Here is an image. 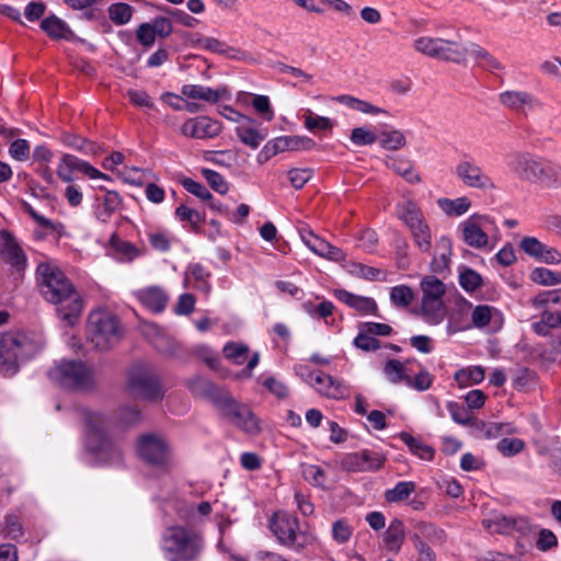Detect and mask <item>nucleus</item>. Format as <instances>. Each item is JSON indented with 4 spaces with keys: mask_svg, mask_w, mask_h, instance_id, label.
Masks as SVG:
<instances>
[{
    "mask_svg": "<svg viewBox=\"0 0 561 561\" xmlns=\"http://www.w3.org/2000/svg\"><path fill=\"white\" fill-rule=\"evenodd\" d=\"M36 275L44 298L57 306L58 317L73 325L80 317L83 302L65 273L50 262L37 265Z\"/></svg>",
    "mask_w": 561,
    "mask_h": 561,
    "instance_id": "1",
    "label": "nucleus"
},
{
    "mask_svg": "<svg viewBox=\"0 0 561 561\" xmlns=\"http://www.w3.org/2000/svg\"><path fill=\"white\" fill-rule=\"evenodd\" d=\"M507 167L522 181L549 188L561 187V164L545 157L528 151H513L507 156Z\"/></svg>",
    "mask_w": 561,
    "mask_h": 561,
    "instance_id": "2",
    "label": "nucleus"
},
{
    "mask_svg": "<svg viewBox=\"0 0 561 561\" xmlns=\"http://www.w3.org/2000/svg\"><path fill=\"white\" fill-rule=\"evenodd\" d=\"M203 548L202 535L184 526H170L161 537V549L169 561H195Z\"/></svg>",
    "mask_w": 561,
    "mask_h": 561,
    "instance_id": "3",
    "label": "nucleus"
},
{
    "mask_svg": "<svg viewBox=\"0 0 561 561\" xmlns=\"http://www.w3.org/2000/svg\"><path fill=\"white\" fill-rule=\"evenodd\" d=\"M42 344L23 332H7L0 336V374L12 376L18 371L19 362L36 355Z\"/></svg>",
    "mask_w": 561,
    "mask_h": 561,
    "instance_id": "4",
    "label": "nucleus"
},
{
    "mask_svg": "<svg viewBox=\"0 0 561 561\" xmlns=\"http://www.w3.org/2000/svg\"><path fill=\"white\" fill-rule=\"evenodd\" d=\"M87 448L101 461H121L122 448L114 443L108 434V420L95 412L85 413Z\"/></svg>",
    "mask_w": 561,
    "mask_h": 561,
    "instance_id": "5",
    "label": "nucleus"
},
{
    "mask_svg": "<svg viewBox=\"0 0 561 561\" xmlns=\"http://www.w3.org/2000/svg\"><path fill=\"white\" fill-rule=\"evenodd\" d=\"M87 335L95 348L106 351L119 342L123 327L116 314L99 309L89 314Z\"/></svg>",
    "mask_w": 561,
    "mask_h": 561,
    "instance_id": "6",
    "label": "nucleus"
},
{
    "mask_svg": "<svg viewBox=\"0 0 561 561\" xmlns=\"http://www.w3.org/2000/svg\"><path fill=\"white\" fill-rule=\"evenodd\" d=\"M48 377L60 387L77 391L91 390L96 383L94 368L81 360H61Z\"/></svg>",
    "mask_w": 561,
    "mask_h": 561,
    "instance_id": "7",
    "label": "nucleus"
},
{
    "mask_svg": "<svg viewBox=\"0 0 561 561\" xmlns=\"http://www.w3.org/2000/svg\"><path fill=\"white\" fill-rule=\"evenodd\" d=\"M270 529L282 546L295 551L302 550L314 540L310 533L300 529L298 518L286 511L274 513Z\"/></svg>",
    "mask_w": 561,
    "mask_h": 561,
    "instance_id": "8",
    "label": "nucleus"
},
{
    "mask_svg": "<svg viewBox=\"0 0 561 561\" xmlns=\"http://www.w3.org/2000/svg\"><path fill=\"white\" fill-rule=\"evenodd\" d=\"M128 389L137 398L149 402L161 401L164 389L157 375L148 367H135L128 375Z\"/></svg>",
    "mask_w": 561,
    "mask_h": 561,
    "instance_id": "9",
    "label": "nucleus"
},
{
    "mask_svg": "<svg viewBox=\"0 0 561 561\" xmlns=\"http://www.w3.org/2000/svg\"><path fill=\"white\" fill-rule=\"evenodd\" d=\"M137 451L148 465L165 468L170 462V449L167 442L154 434H145L138 438Z\"/></svg>",
    "mask_w": 561,
    "mask_h": 561,
    "instance_id": "10",
    "label": "nucleus"
},
{
    "mask_svg": "<svg viewBox=\"0 0 561 561\" xmlns=\"http://www.w3.org/2000/svg\"><path fill=\"white\" fill-rule=\"evenodd\" d=\"M385 461L386 457L381 453L363 449L345 455L341 460V468L347 472L376 471L383 466Z\"/></svg>",
    "mask_w": 561,
    "mask_h": 561,
    "instance_id": "11",
    "label": "nucleus"
},
{
    "mask_svg": "<svg viewBox=\"0 0 561 561\" xmlns=\"http://www.w3.org/2000/svg\"><path fill=\"white\" fill-rule=\"evenodd\" d=\"M493 222L488 216L472 215L460 224L461 238L466 244L474 249H482L489 243L485 232L486 226Z\"/></svg>",
    "mask_w": 561,
    "mask_h": 561,
    "instance_id": "12",
    "label": "nucleus"
},
{
    "mask_svg": "<svg viewBox=\"0 0 561 561\" xmlns=\"http://www.w3.org/2000/svg\"><path fill=\"white\" fill-rule=\"evenodd\" d=\"M73 171L83 173L90 179H103L107 181L111 180V178L107 174L99 171L89 162L81 160L73 154H62L56 171L58 178L65 183H70L73 181Z\"/></svg>",
    "mask_w": 561,
    "mask_h": 561,
    "instance_id": "13",
    "label": "nucleus"
},
{
    "mask_svg": "<svg viewBox=\"0 0 561 561\" xmlns=\"http://www.w3.org/2000/svg\"><path fill=\"white\" fill-rule=\"evenodd\" d=\"M0 255L16 273L23 272L27 266V256L24 250L8 230L0 231Z\"/></svg>",
    "mask_w": 561,
    "mask_h": 561,
    "instance_id": "14",
    "label": "nucleus"
},
{
    "mask_svg": "<svg viewBox=\"0 0 561 561\" xmlns=\"http://www.w3.org/2000/svg\"><path fill=\"white\" fill-rule=\"evenodd\" d=\"M221 129L220 122L208 116H197L185 121L181 134L195 139H209L218 136Z\"/></svg>",
    "mask_w": 561,
    "mask_h": 561,
    "instance_id": "15",
    "label": "nucleus"
},
{
    "mask_svg": "<svg viewBox=\"0 0 561 561\" xmlns=\"http://www.w3.org/2000/svg\"><path fill=\"white\" fill-rule=\"evenodd\" d=\"M455 173L469 187L481 190L493 187L490 176L473 160H461L456 165Z\"/></svg>",
    "mask_w": 561,
    "mask_h": 561,
    "instance_id": "16",
    "label": "nucleus"
},
{
    "mask_svg": "<svg viewBox=\"0 0 561 561\" xmlns=\"http://www.w3.org/2000/svg\"><path fill=\"white\" fill-rule=\"evenodd\" d=\"M499 99L502 105L523 114L542 106L536 96L526 91H505Z\"/></svg>",
    "mask_w": 561,
    "mask_h": 561,
    "instance_id": "17",
    "label": "nucleus"
},
{
    "mask_svg": "<svg viewBox=\"0 0 561 561\" xmlns=\"http://www.w3.org/2000/svg\"><path fill=\"white\" fill-rule=\"evenodd\" d=\"M191 391L201 398L209 400L217 408L230 393L203 377H195L190 381Z\"/></svg>",
    "mask_w": 561,
    "mask_h": 561,
    "instance_id": "18",
    "label": "nucleus"
},
{
    "mask_svg": "<svg viewBox=\"0 0 561 561\" xmlns=\"http://www.w3.org/2000/svg\"><path fill=\"white\" fill-rule=\"evenodd\" d=\"M191 391L201 398L209 400L217 408L230 393L203 377H195L190 381Z\"/></svg>",
    "mask_w": 561,
    "mask_h": 561,
    "instance_id": "19",
    "label": "nucleus"
},
{
    "mask_svg": "<svg viewBox=\"0 0 561 561\" xmlns=\"http://www.w3.org/2000/svg\"><path fill=\"white\" fill-rule=\"evenodd\" d=\"M181 93L187 99L202 100L209 104H216L229 94L228 89L224 85L213 89L202 84H185L182 87Z\"/></svg>",
    "mask_w": 561,
    "mask_h": 561,
    "instance_id": "20",
    "label": "nucleus"
},
{
    "mask_svg": "<svg viewBox=\"0 0 561 561\" xmlns=\"http://www.w3.org/2000/svg\"><path fill=\"white\" fill-rule=\"evenodd\" d=\"M333 295L336 299L358 311L362 314L377 316L378 307L375 299L366 296L355 295L346 289H335Z\"/></svg>",
    "mask_w": 561,
    "mask_h": 561,
    "instance_id": "21",
    "label": "nucleus"
},
{
    "mask_svg": "<svg viewBox=\"0 0 561 561\" xmlns=\"http://www.w3.org/2000/svg\"><path fill=\"white\" fill-rule=\"evenodd\" d=\"M472 323L476 328L482 329L490 327V331L496 332L503 324L502 313L494 307L479 305L472 310Z\"/></svg>",
    "mask_w": 561,
    "mask_h": 561,
    "instance_id": "22",
    "label": "nucleus"
},
{
    "mask_svg": "<svg viewBox=\"0 0 561 561\" xmlns=\"http://www.w3.org/2000/svg\"><path fill=\"white\" fill-rule=\"evenodd\" d=\"M318 393L331 399H342L345 393V387L332 376L318 370L314 381L311 385Z\"/></svg>",
    "mask_w": 561,
    "mask_h": 561,
    "instance_id": "23",
    "label": "nucleus"
},
{
    "mask_svg": "<svg viewBox=\"0 0 561 561\" xmlns=\"http://www.w3.org/2000/svg\"><path fill=\"white\" fill-rule=\"evenodd\" d=\"M138 300L154 313L162 312L169 300L165 291L157 286L140 289L136 294Z\"/></svg>",
    "mask_w": 561,
    "mask_h": 561,
    "instance_id": "24",
    "label": "nucleus"
},
{
    "mask_svg": "<svg viewBox=\"0 0 561 561\" xmlns=\"http://www.w3.org/2000/svg\"><path fill=\"white\" fill-rule=\"evenodd\" d=\"M468 48L456 41L440 39L437 48L436 59L465 64L467 61Z\"/></svg>",
    "mask_w": 561,
    "mask_h": 561,
    "instance_id": "25",
    "label": "nucleus"
},
{
    "mask_svg": "<svg viewBox=\"0 0 561 561\" xmlns=\"http://www.w3.org/2000/svg\"><path fill=\"white\" fill-rule=\"evenodd\" d=\"M396 213L398 218L402 220L409 229H412L425 220L421 208L412 199L397 204Z\"/></svg>",
    "mask_w": 561,
    "mask_h": 561,
    "instance_id": "26",
    "label": "nucleus"
},
{
    "mask_svg": "<svg viewBox=\"0 0 561 561\" xmlns=\"http://www.w3.org/2000/svg\"><path fill=\"white\" fill-rule=\"evenodd\" d=\"M417 363L416 359H408L405 363H401L398 359H388L383 367V374L391 383L404 382L409 379L412 370L408 368V364Z\"/></svg>",
    "mask_w": 561,
    "mask_h": 561,
    "instance_id": "27",
    "label": "nucleus"
},
{
    "mask_svg": "<svg viewBox=\"0 0 561 561\" xmlns=\"http://www.w3.org/2000/svg\"><path fill=\"white\" fill-rule=\"evenodd\" d=\"M405 538V529L403 522L394 518L390 522L385 535L383 541L388 550L398 552Z\"/></svg>",
    "mask_w": 561,
    "mask_h": 561,
    "instance_id": "28",
    "label": "nucleus"
},
{
    "mask_svg": "<svg viewBox=\"0 0 561 561\" xmlns=\"http://www.w3.org/2000/svg\"><path fill=\"white\" fill-rule=\"evenodd\" d=\"M468 48V54H470L476 60L479 67L488 70H502L504 69L503 65L486 49L481 47L476 43H470Z\"/></svg>",
    "mask_w": 561,
    "mask_h": 561,
    "instance_id": "29",
    "label": "nucleus"
},
{
    "mask_svg": "<svg viewBox=\"0 0 561 561\" xmlns=\"http://www.w3.org/2000/svg\"><path fill=\"white\" fill-rule=\"evenodd\" d=\"M399 437L414 456L426 461L433 460L435 456V449L432 446L424 444L407 432H401Z\"/></svg>",
    "mask_w": 561,
    "mask_h": 561,
    "instance_id": "30",
    "label": "nucleus"
},
{
    "mask_svg": "<svg viewBox=\"0 0 561 561\" xmlns=\"http://www.w3.org/2000/svg\"><path fill=\"white\" fill-rule=\"evenodd\" d=\"M61 142L71 149H75L84 154H96L99 152V146L79 135L64 131L60 135Z\"/></svg>",
    "mask_w": 561,
    "mask_h": 561,
    "instance_id": "31",
    "label": "nucleus"
},
{
    "mask_svg": "<svg viewBox=\"0 0 561 561\" xmlns=\"http://www.w3.org/2000/svg\"><path fill=\"white\" fill-rule=\"evenodd\" d=\"M203 48L211 53L226 56L230 59L241 60L247 56L243 50L231 47L215 37H207L206 39H203Z\"/></svg>",
    "mask_w": 561,
    "mask_h": 561,
    "instance_id": "32",
    "label": "nucleus"
},
{
    "mask_svg": "<svg viewBox=\"0 0 561 561\" xmlns=\"http://www.w3.org/2000/svg\"><path fill=\"white\" fill-rule=\"evenodd\" d=\"M379 146L385 150L398 151L407 146V137L399 129H385L378 134Z\"/></svg>",
    "mask_w": 561,
    "mask_h": 561,
    "instance_id": "33",
    "label": "nucleus"
},
{
    "mask_svg": "<svg viewBox=\"0 0 561 561\" xmlns=\"http://www.w3.org/2000/svg\"><path fill=\"white\" fill-rule=\"evenodd\" d=\"M41 28L51 38H69L72 35L69 26L56 15L45 18L41 22Z\"/></svg>",
    "mask_w": 561,
    "mask_h": 561,
    "instance_id": "34",
    "label": "nucleus"
},
{
    "mask_svg": "<svg viewBox=\"0 0 561 561\" xmlns=\"http://www.w3.org/2000/svg\"><path fill=\"white\" fill-rule=\"evenodd\" d=\"M531 327L538 335H549L551 329L561 328V311L543 310L540 320L534 322Z\"/></svg>",
    "mask_w": 561,
    "mask_h": 561,
    "instance_id": "35",
    "label": "nucleus"
},
{
    "mask_svg": "<svg viewBox=\"0 0 561 561\" xmlns=\"http://www.w3.org/2000/svg\"><path fill=\"white\" fill-rule=\"evenodd\" d=\"M229 422L247 433H254L259 431V425L254 414L247 405L243 404H241Z\"/></svg>",
    "mask_w": 561,
    "mask_h": 561,
    "instance_id": "36",
    "label": "nucleus"
},
{
    "mask_svg": "<svg viewBox=\"0 0 561 561\" xmlns=\"http://www.w3.org/2000/svg\"><path fill=\"white\" fill-rule=\"evenodd\" d=\"M437 248L442 250V253L433 257L431 267L434 272H443L448 268L450 263L453 251L451 240L446 236H442L437 241Z\"/></svg>",
    "mask_w": 561,
    "mask_h": 561,
    "instance_id": "37",
    "label": "nucleus"
},
{
    "mask_svg": "<svg viewBox=\"0 0 561 561\" xmlns=\"http://www.w3.org/2000/svg\"><path fill=\"white\" fill-rule=\"evenodd\" d=\"M123 199L116 191H105L102 198V209L96 214L99 220L106 222L121 208Z\"/></svg>",
    "mask_w": 561,
    "mask_h": 561,
    "instance_id": "38",
    "label": "nucleus"
},
{
    "mask_svg": "<svg viewBox=\"0 0 561 561\" xmlns=\"http://www.w3.org/2000/svg\"><path fill=\"white\" fill-rule=\"evenodd\" d=\"M422 314L427 323H439L444 318L443 300L422 298Z\"/></svg>",
    "mask_w": 561,
    "mask_h": 561,
    "instance_id": "39",
    "label": "nucleus"
},
{
    "mask_svg": "<svg viewBox=\"0 0 561 561\" xmlns=\"http://www.w3.org/2000/svg\"><path fill=\"white\" fill-rule=\"evenodd\" d=\"M250 353L247 344L241 342H228L222 347V354L226 359L234 365H242Z\"/></svg>",
    "mask_w": 561,
    "mask_h": 561,
    "instance_id": "40",
    "label": "nucleus"
},
{
    "mask_svg": "<svg viewBox=\"0 0 561 561\" xmlns=\"http://www.w3.org/2000/svg\"><path fill=\"white\" fill-rule=\"evenodd\" d=\"M479 432L478 436L485 439H494L500 437L502 434H510L512 432L510 424L496 423V422H474Z\"/></svg>",
    "mask_w": 561,
    "mask_h": 561,
    "instance_id": "41",
    "label": "nucleus"
},
{
    "mask_svg": "<svg viewBox=\"0 0 561 561\" xmlns=\"http://www.w3.org/2000/svg\"><path fill=\"white\" fill-rule=\"evenodd\" d=\"M301 307L312 319H323L325 322H328L327 319L332 316L334 310L333 302L329 300H322L318 305L313 304L311 300H307L302 302Z\"/></svg>",
    "mask_w": 561,
    "mask_h": 561,
    "instance_id": "42",
    "label": "nucleus"
},
{
    "mask_svg": "<svg viewBox=\"0 0 561 561\" xmlns=\"http://www.w3.org/2000/svg\"><path fill=\"white\" fill-rule=\"evenodd\" d=\"M236 134L243 145L252 149H256L266 137V135L260 130L243 124H240L236 128Z\"/></svg>",
    "mask_w": 561,
    "mask_h": 561,
    "instance_id": "43",
    "label": "nucleus"
},
{
    "mask_svg": "<svg viewBox=\"0 0 561 561\" xmlns=\"http://www.w3.org/2000/svg\"><path fill=\"white\" fill-rule=\"evenodd\" d=\"M414 243L423 253H430L432 249V236L430 226L424 220L420 225L410 229Z\"/></svg>",
    "mask_w": 561,
    "mask_h": 561,
    "instance_id": "44",
    "label": "nucleus"
},
{
    "mask_svg": "<svg viewBox=\"0 0 561 561\" xmlns=\"http://www.w3.org/2000/svg\"><path fill=\"white\" fill-rule=\"evenodd\" d=\"M438 205L443 211L449 216H461L468 211L471 202L468 197H458L456 199L439 198Z\"/></svg>",
    "mask_w": 561,
    "mask_h": 561,
    "instance_id": "45",
    "label": "nucleus"
},
{
    "mask_svg": "<svg viewBox=\"0 0 561 561\" xmlns=\"http://www.w3.org/2000/svg\"><path fill=\"white\" fill-rule=\"evenodd\" d=\"M423 298L442 299L445 294V285L436 276H425L421 282Z\"/></svg>",
    "mask_w": 561,
    "mask_h": 561,
    "instance_id": "46",
    "label": "nucleus"
},
{
    "mask_svg": "<svg viewBox=\"0 0 561 561\" xmlns=\"http://www.w3.org/2000/svg\"><path fill=\"white\" fill-rule=\"evenodd\" d=\"M415 491V483L412 481H400L392 489L387 490L385 499L389 503H397L407 500Z\"/></svg>",
    "mask_w": 561,
    "mask_h": 561,
    "instance_id": "47",
    "label": "nucleus"
},
{
    "mask_svg": "<svg viewBox=\"0 0 561 561\" xmlns=\"http://www.w3.org/2000/svg\"><path fill=\"white\" fill-rule=\"evenodd\" d=\"M536 531V526L526 516H511L510 517V534L508 536L528 537Z\"/></svg>",
    "mask_w": 561,
    "mask_h": 561,
    "instance_id": "48",
    "label": "nucleus"
},
{
    "mask_svg": "<svg viewBox=\"0 0 561 561\" xmlns=\"http://www.w3.org/2000/svg\"><path fill=\"white\" fill-rule=\"evenodd\" d=\"M3 536L7 539L19 541L24 537V528L18 515L9 514L4 519Z\"/></svg>",
    "mask_w": 561,
    "mask_h": 561,
    "instance_id": "49",
    "label": "nucleus"
},
{
    "mask_svg": "<svg viewBox=\"0 0 561 561\" xmlns=\"http://www.w3.org/2000/svg\"><path fill=\"white\" fill-rule=\"evenodd\" d=\"M530 279L538 285L553 286L561 284V273L546 267H536L530 273Z\"/></svg>",
    "mask_w": 561,
    "mask_h": 561,
    "instance_id": "50",
    "label": "nucleus"
},
{
    "mask_svg": "<svg viewBox=\"0 0 561 561\" xmlns=\"http://www.w3.org/2000/svg\"><path fill=\"white\" fill-rule=\"evenodd\" d=\"M484 379V369L481 366L462 368L456 371L455 380L466 387L468 382L479 383Z\"/></svg>",
    "mask_w": 561,
    "mask_h": 561,
    "instance_id": "51",
    "label": "nucleus"
},
{
    "mask_svg": "<svg viewBox=\"0 0 561 561\" xmlns=\"http://www.w3.org/2000/svg\"><path fill=\"white\" fill-rule=\"evenodd\" d=\"M190 274L195 280L194 287L205 294L211 289L209 284L210 273L199 263L190 266Z\"/></svg>",
    "mask_w": 561,
    "mask_h": 561,
    "instance_id": "52",
    "label": "nucleus"
},
{
    "mask_svg": "<svg viewBox=\"0 0 561 561\" xmlns=\"http://www.w3.org/2000/svg\"><path fill=\"white\" fill-rule=\"evenodd\" d=\"M133 15V8L124 2H118L110 5L108 16L116 25H124L128 23Z\"/></svg>",
    "mask_w": 561,
    "mask_h": 561,
    "instance_id": "53",
    "label": "nucleus"
},
{
    "mask_svg": "<svg viewBox=\"0 0 561 561\" xmlns=\"http://www.w3.org/2000/svg\"><path fill=\"white\" fill-rule=\"evenodd\" d=\"M440 39L438 37H428V36H421L414 39L413 47L419 53L435 58L437 55V48L438 45H440Z\"/></svg>",
    "mask_w": 561,
    "mask_h": 561,
    "instance_id": "54",
    "label": "nucleus"
},
{
    "mask_svg": "<svg viewBox=\"0 0 561 561\" xmlns=\"http://www.w3.org/2000/svg\"><path fill=\"white\" fill-rule=\"evenodd\" d=\"M417 365L421 367L419 373L415 377H412L411 375L409 376V379H407V386L417 391H425L431 388L433 377L420 363H417Z\"/></svg>",
    "mask_w": 561,
    "mask_h": 561,
    "instance_id": "55",
    "label": "nucleus"
},
{
    "mask_svg": "<svg viewBox=\"0 0 561 561\" xmlns=\"http://www.w3.org/2000/svg\"><path fill=\"white\" fill-rule=\"evenodd\" d=\"M459 284L466 291H474L481 287L482 277L474 270L465 267L459 274Z\"/></svg>",
    "mask_w": 561,
    "mask_h": 561,
    "instance_id": "56",
    "label": "nucleus"
},
{
    "mask_svg": "<svg viewBox=\"0 0 561 561\" xmlns=\"http://www.w3.org/2000/svg\"><path fill=\"white\" fill-rule=\"evenodd\" d=\"M352 274L360 277V278H364V279H367V280H386V274L385 272H382L381 270L379 268H376V267H373V266H367L365 264H362V263H354L352 265Z\"/></svg>",
    "mask_w": 561,
    "mask_h": 561,
    "instance_id": "57",
    "label": "nucleus"
},
{
    "mask_svg": "<svg viewBox=\"0 0 561 561\" xmlns=\"http://www.w3.org/2000/svg\"><path fill=\"white\" fill-rule=\"evenodd\" d=\"M353 345L365 352L377 351L381 347L380 341L362 330V325H359V332L354 339Z\"/></svg>",
    "mask_w": 561,
    "mask_h": 561,
    "instance_id": "58",
    "label": "nucleus"
},
{
    "mask_svg": "<svg viewBox=\"0 0 561 561\" xmlns=\"http://www.w3.org/2000/svg\"><path fill=\"white\" fill-rule=\"evenodd\" d=\"M496 448L504 457H513L523 451L525 443L520 438H502Z\"/></svg>",
    "mask_w": 561,
    "mask_h": 561,
    "instance_id": "59",
    "label": "nucleus"
},
{
    "mask_svg": "<svg viewBox=\"0 0 561 561\" xmlns=\"http://www.w3.org/2000/svg\"><path fill=\"white\" fill-rule=\"evenodd\" d=\"M350 139L356 146H369L378 141V135L366 127H355L351 131Z\"/></svg>",
    "mask_w": 561,
    "mask_h": 561,
    "instance_id": "60",
    "label": "nucleus"
},
{
    "mask_svg": "<svg viewBox=\"0 0 561 561\" xmlns=\"http://www.w3.org/2000/svg\"><path fill=\"white\" fill-rule=\"evenodd\" d=\"M549 305H561V288L541 291L533 299V306L537 309Z\"/></svg>",
    "mask_w": 561,
    "mask_h": 561,
    "instance_id": "61",
    "label": "nucleus"
},
{
    "mask_svg": "<svg viewBox=\"0 0 561 561\" xmlns=\"http://www.w3.org/2000/svg\"><path fill=\"white\" fill-rule=\"evenodd\" d=\"M302 477L306 481H308L314 486H324L325 473L317 465H302Z\"/></svg>",
    "mask_w": 561,
    "mask_h": 561,
    "instance_id": "62",
    "label": "nucleus"
},
{
    "mask_svg": "<svg viewBox=\"0 0 561 561\" xmlns=\"http://www.w3.org/2000/svg\"><path fill=\"white\" fill-rule=\"evenodd\" d=\"M202 174L214 191L221 195L228 192V183L221 174L210 169H203Z\"/></svg>",
    "mask_w": 561,
    "mask_h": 561,
    "instance_id": "63",
    "label": "nucleus"
},
{
    "mask_svg": "<svg viewBox=\"0 0 561 561\" xmlns=\"http://www.w3.org/2000/svg\"><path fill=\"white\" fill-rule=\"evenodd\" d=\"M411 540L417 552V561H436L435 552L419 534H414Z\"/></svg>",
    "mask_w": 561,
    "mask_h": 561,
    "instance_id": "64",
    "label": "nucleus"
}]
</instances>
